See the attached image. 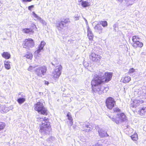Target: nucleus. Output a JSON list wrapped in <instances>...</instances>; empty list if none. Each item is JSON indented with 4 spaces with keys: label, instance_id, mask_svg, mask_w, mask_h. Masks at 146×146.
<instances>
[{
    "label": "nucleus",
    "instance_id": "obj_1",
    "mask_svg": "<svg viewBox=\"0 0 146 146\" xmlns=\"http://www.w3.org/2000/svg\"><path fill=\"white\" fill-rule=\"evenodd\" d=\"M112 76V73L108 72H105L102 76L100 74L95 75L91 81L92 86H96L107 83L111 80Z\"/></svg>",
    "mask_w": 146,
    "mask_h": 146
},
{
    "label": "nucleus",
    "instance_id": "obj_2",
    "mask_svg": "<svg viewBox=\"0 0 146 146\" xmlns=\"http://www.w3.org/2000/svg\"><path fill=\"white\" fill-rule=\"evenodd\" d=\"M41 124L39 131L43 135L49 134L51 129L48 119H42Z\"/></svg>",
    "mask_w": 146,
    "mask_h": 146
},
{
    "label": "nucleus",
    "instance_id": "obj_3",
    "mask_svg": "<svg viewBox=\"0 0 146 146\" xmlns=\"http://www.w3.org/2000/svg\"><path fill=\"white\" fill-rule=\"evenodd\" d=\"M34 110L39 113L46 115L48 114L46 108L44 107L43 103L40 102H37L34 104Z\"/></svg>",
    "mask_w": 146,
    "mask_h": 146
},
{
    "label": "nucleus",
    "instance_id": "obj_4",
    "mask_svg": "<svg viewBox=\"0 0 146 146\" xmlns=\"http://www.w3.org/2000/svg\"><path fill=\"white\" fill-rule=\"evenodd\" d=\"M106 106L108 109L111 110L116 105V101L112 97L107 98L105 101Z\"/></svg>",
    "mask_w": 146,
    "mask_h": 146
},
{
    "label": "nucleus",
    "instance_id": "obj_5",
    "mask_svg": "<svg viewBox=\"0 0 146 146\" xmlns=\"http://www.w3.org/2000/svg\"><path fill=\"white\" fill-rule=\"evenodd\" d=\"M22 46L24 48L29 49V48L34 46L35 42L31 38L25 39L23 42Z\"/></svg>",
    "mask_w": 146,
    "mask_h": 146
},
{
    "label": "nucleus",
    "instance_id": "obj_6",
    "mask_svg": "<svg viewBox=\"0 0 146 146\" xmlns=\"http://www.w3.org/2000/svg\"><path fill=\"white\" fill-rule=\"evenodd\" d=\"M62 68V66L60 64L56 66V68L54 70L52 73L53 78L54 79L56 80L58 78L61 74V71Z\"/></svg>",
    "mask_w": 146,
    "mask_h": 146
},
{
    "label": "nucleus",
    "instance_id": "obj_7",
    "mask_svg": "<svg viewBox=\"0 0 146 146\" xmlns=\"http://www.w3.org/2000/svg\"><path fill=\"white\" fill-rule=\"evenodd\" d=\"M47 71L46 67L44 66H43L40 67L38 68L35 70L36 74L37 76H42V74L44 75Z\"/></svg>",
    "mask_w": 146,
    "mask_h": 146
},
{
    "label": "nucleus",
    "instance_id": "obj_8",
    "mask_svg": "<svg viewBox=\"0 0 146 146\" xmlns=\"http://www.w3.org/2000/svg\"><path fill=\"white\" fill-rule=\"evenodd\" d=\"M96 129L98 130L99 135L101 137L103 138L109 136V135L106 132L103 130L102 129L100 128L98 126H96Z\"/></svg>",
    "mask_w": 146,
    "mask_h": 146
},
{
    "label": "nucleus",
    "instance_id": "obj_9",
    "mask_svg": "<svg viewBox=\"0 0 146 146\" xmlns=\"http://www.w3.org/2000/svg\"><path fill=\"white\" fill-rule=\"evenodd\" d=\"M143 103L142 101L137 99H132L131 100L130 106L132 108H136Z\"/></svg>",
    "mask_w": 146,
    "mask_h": 146
},
{
    "label": "nucleus",
    "instance_id": "obj_10",
    "mask_svg": "<svg viewBox=\"0 0 146 146\" xmlns=\"http://www.w3.org/2000/svg\"><path fill=\"white\" fill-rule=\"evenodd\" d=\"M70 23L69 18H66L64 19L63 21H61L57 25L58 28L62 29L64 27V25Z\"/></svg>",
    "mask_w": 146,
    "mask_h": 146
},
{
    "label": "nucleus",
    "instance_id": "obj_11",
    "mask_svg": "<svg viewBox=\"0 0 146 146\" xmlns=\"http://www.w3.org/2000/svg\"><path fill=\"white\" fill-rule=\"evenodd\" d=\"M87 36L89 40L91 41L93 40L94 35L92 33L91 30L89 26H87Z\"/></svg>",
    "mask_w": 146,
    "mask_h": 146
},
{
    "label": "nucleus",
    "instance_id": "obj_12",
    "mask_svg": "<svg viewBox=\"0 0 146 146\" xmlns=\"http://www.w3.org/2000/svg\"><path fill=\"white\" fill-rule=\"evenodd\" d=\"M83 128H84L83 131L87 132L92 131L93 128L92 125L88 123L83 124Z\"/></svg>",
    "mask_w": 146,
    "mask_h": 146
},
{
    "label": "nucleus",
    "instance_id": "obj_13",
    "mask_svg": "<svg viewBox=\"0 0 146 146\" xmlns=\"http://www.w3.org/2000/svg\"><path fill=\"white\" fill-rule=\"evenodd\" d=\"M131 44L132 46L135 48L138 47L141 48L143 46V44L142 42H140L139 40L135 42L132 43Z\"/></svg>",
    "mask_w": 146,
    "mask_h": 146
},
{
    "label": "nucleus",
    "instance_id": "obj_14",
    "mask_svg": "<svg viewBox=\"0 0 146 146\" xmlns=\"http://www.w3.org/2000/svg\"><path fill=\"white\" fill-rule=\"evenodd\" d=\"M94 29L99 34H100L102 33L103 29L102 27L98 24L95 25L94 27Z\"/></svg>",
    "mask_w": 146,
    "mask_h": 146
},
{
    "label": "nucleus",
    "instance_id": "obj_15",
    "mask_svg": "<svg viewBox=\"0 0 146 146\" xmlns=\"http://www.w3.org/2000/svg\"><path fill=\"white\" fill-rule=\"evenodd\" d=\"M2 56L6 59H9L11 57L10 53L8 52H4L1 54Z\"/></svg>",
    "mask_w": 146,
    "mask_h": 146
},
{
    "label": "nucleus",
    "instance_id": "obj_16",
    "mask_svg": "<svg viewBox=\"0 0 146 146\" xmlns=\"http://www.w3.org/2000/svg\"><path fill=\"white\" fill-rule=\"evenodd\" d=\"M146 113V107H143L138 111V113L140 115H143Z\"/></svg>",
    "mask_w": 146,
    "mask_h": 146
},
{
    "label": "nucleus",
    "instance_id": "obj_17",
    "mask_svg": "<svg viewBox=\"0 0 146 146\" xmlns=\"http://www.w3.org/2000/svg\"><path fill=\"white\" fill-rule=\"evenodd\" d=\"M22 31L24 33L26 34H28L30 33H33L34 32L33 30L31 28H26L23 29Z\"/></svg>",
    "mask_w": 146,
    "mask_h": 146
},
{
    "label": "nucleus",
    "instance_id": "obj_18",
    "mask_svg": "<svg viewBox=\"0 0 146 146\" xmlns=\"http://www.w3.org/2000/svg\"><path fill=\"white\" fill-rule=\"evenodd\" d=\"M121 80L123 82L125 83L130 81L131 80V78L129 76H125L122 78Z\"/></svg>",
    "mask_w": 146,
    "mask_h": 146
},
{
    "label": "nucleus",
    "instance_id": "obj_19",
    "mask_svg": "<svg viewBox=\"0 0 146 146\" xmlns=\"http://www.w3.org/2000/svg\"><path fill=\"white\" fill-rule=\"evenodd\" d=\"M81 1V5L83 7H86L90 6V3L87 1Z\"/></svg>",
    "mask_w": 146,
    "mask_h": 146
},
{
    "label": "nucleus",
    "instance_id": "obj_20",
    "mask_svg": "<svg viewBox=\"0 0 146 146\" xmlns=\"http://www.w3.org/2000/svg\"><path fill=\"white\" fill-rule=\"evenodd\" d=\"M10 62L8 60L4 61V66L6 69L9 70L11 68Z\"/></svg>",
    "mask_w": 146,
    "mask_h": 146
},
{
    "label": "nucleus",
    "instance_id": "obj_21",
    "mask_svg": "<svg viewBox=\"0 0 146 146\" xmlns=\"http://www.w3.org/2000/svg\"><path fill=\"white\" fill-rule=\"evenodd\" d=\"M140 39V38L139 36L137 35H134L132 37V40L133 41L132 43H134Z\"/></svg>",
    "mask_w": 146,
    "mask_h": 146
},
{
    "label": "nucleus",
    "instance_id": "obj_22",
    "mask_svg": "<svg viewBox=\"0 0 146 146\" xmlns=\"http://www.w3.org/2000/svg\"><path fill=\"white\" fill-rule=\"evenodd\" d=\"M117 115L119 119H125L126 117L125 114L123 113H118Z\"/></svg>",
    "mask_w": 146,
    "mask_h": 146
},
{
    "label": "nucleus",
    "instance_id": "obj_23",
    "mask_svg": "<svg viewBox=\"0 0 146 146\" xmlns=\"http://www.w3.org/2000/svg\"><path fill=\"white\" fill-rule=\"evenodd\" d=\"M26 100L25 98H18L17 101L19 104H21L23 103Z\"/></svg>",
    "mask_w": 146,
    "mask_h": 146
},
{
    "label": "nucleus",
    "instance_id": "obj_24",
    "mask_svg": "<svg viewBox=\"0 0 146 146\" xmlns=\"http://www.w3.org/2000/svg\"><path fill=\"white\" fill-rule=\"evenodd\" d=\"M97 54H96L94 53H92L90 55L89 57L91 60H92L93 61L94 60H96L95 57L96 56Z\"/></svg>",
    "mask_w": 146,
    "mask_h": 146
},
{
    "label": "nucleus",
    "instance_id": "obj_25",
    "mask_svg": "<svg viewBox=\"0 0 146 146\" xmlns=\"http://www.w3.org/2000/svg\"><path fill=\"white\" fill-rule=\"evenodd\" d=\"M112 121L117 124L124 122V119H112Z\"/></svg>",
    "mask_w": 146,
    "mask_h": 146
},
{
    "label": "nucleus",
    "instance_id": "obj_26",
    "mask_svg": "<svg viewBox=\"0 0 146 146\" xmlns=\"http://www.w3.org/2000/svg\"><path fill=\"white\" fill-rule=\"evenodd\" d=\"M24 56L28 59H31L33 58V55L31 53L29 52L25 54Z\"/></svg>",
    "mask_w": 146,
    "mask_h": 146
},
{
    "label": "nucleus",
    "instance_id": "obj_27",
    "mask_svg": "<svg viewBox=\"0 0 146 146\" xmlns=\"http://www.w3.org/2000/svg\"><path fill=\"white\" fill-rule=\"evenodd\" d=\"M100 24L103 27H106L108 25V23L106 21H101L100 22Z\"/></svg>",
    "mask_w": 146,
    "mask_h": 146
},
{
    "label": "nucleus",
    "instance_id": "obj_28",
    "mask_svg": "<svg viewBox=\"0 0 146 146\" xmlns=\"http://www.w3.org/2000/svg\"><path fill=\"white\" fill-rule=\"evenodd\" d=\"M5 126V124L4 123L0 122V131L4 129Z\"/></svg>",
    "mask_w": 146,
    "mask_h": 146
},
{
    "label": "nucleus",
    "instance_id": "obj_29",
    "mask_svg": "<svg viewBox=\"0 0 146 146\" xmlns=\"http://www.w3.org/2000/svg\"><path fill=\"white\" fill-rule=\"evenodd\" d=\"M101 58V56L99 55H97L96 56V57H95L96 60H94L93 61L96 62H99L100 61Z\"/></svg>",
    "mask_w": 146,
    "mask_h": 146
},
{
    "label": "nucleus",
    "instance_id": "obj_30",
    "mask_svg": "<svg viewBox=\"0 0 146 146\" xmlns=\"http://www.w3.org/2000/svg\"><path fill=\"white\" fill-rule=\"evenodd\" d=\"M131 139L133 140H136L137 138V133L134 134L131 136Z\"/></svg>",
    "mask_w": 146,
    "mask_h": 146
},
{
    "label": "nucleus",
    "instance_id": "obj_31",
    "mask_svg": "<svg viewBox=\"0 0 146 146\" xmlns=\"http://www.w3.org/2000/svg\"><path fill=\"white\" fill-rule=\"evenodd\" d=\"M43 48L42 47H41L39 46L38 49L35 51V52L37 54H39L43 49Z\"/></svg>",
    "mask_w": 146,
    "mask_h": 146
},
{
    "label": "nucleus",
    "instance_id": "obj_32",
    "mask_svg": "<svg viewBox=\"0 0 146 146\" xmlns=\"http://www.w3.org/2000/svg\"><path fill=\"white\" fill-rule=\"evenodd\" d=\"M113 111L114 113L120 112L121 111V110L118 107L114 108L113 109Z\"/></svg>",
    "mask_w": 146,
    "mask_h": 146
},
{
    "label": "nucleus",
    "instance_id": "obj_33",
    "mask_svg": "<svg viewBox=\"0 0 146 146\" xmlns=\"http://www.w3.org/2000/svg\"><path fill=\"white\" fill-rule=\"evenodd\" d=\"M135 72V69L133 68H130L129 69V70L128 72V73L129 74H131V73H132L134 72Z\"/></svg>",
    "mask_w": 146,
    "mask_h": 146
},
{
    "label": "nucleus",
    "instance_id": "obj_34",
    "mask_svg": "<svg viewBox=\"0 0 146 146\" xmlns=\"http://www.w3.org/2000/svg\"><path fill=\"white\" fill-rule=\"evenodd\" d=\"M54 140H55L54 137H50L49 138L47 139V141L48 142H52L53 141H54Z\"/></svg>",
    "mask_w": 146,
    "mask_h": 146
},
{
    "label": "nucleus",
    "instance_id": "obj_35",
    "mask_svg": "<svg viewBox=\"0 0 146 146\" xmlns=\"http://www.w3.org/2000/svg\"><path fill=\"white\" fill-rule=\"evenodd\" d=\"M33 13L34 17L35 18H36L37 19L40 20L41 19V18L39 17H38L37 14H36L34 12H33Z\"/></svg>",
    "mask_w": 146,
    "mask_h": 146
},
{
    "label": "nucleus",
    "instance_id": "obj_36",
    "mask_svg": "<svg viewBox=\"0 0 146 146\" xmlns=\"http://www.w3.org/2000/svg\"><path fill=\"white\" fill-rule=\"evenodd\" d=\"M46 44L45 42L43 41H42L41 42L39 46L41 47H42L43 48L44 46Z\"/></svg>",
    "mask_w": 146,
    "mask_h": 146
},
{
    "label": "nucleus",
    "instance_id": "obj_37",
    "mask_svg": "<svg viewBox=\"0 0 146 146\" xmlns=\"http://www.w3.org/2000/svg\"><path fill=\"white\" fill-rule=\"evenodd\" d=\"M34 7V5H32L28 7V9L30 11H32V9Z\"/></svg>",
    "mask_w": 146,
    "mask_h": 146
},
{
    "label": "nucleus",
    "instance_id": "obj_38",
    "mask_svg": "<svg viewBox=\"0 0 146 146\" xmlns=\"http://www.w3.org/2000/svg\"><path fill=\"white\" fill-rule=\"evenodd\" d=\"M35 67H33L31 66H30L29 68H28V71L31 72H32L33 70Z\"/></svg>",
    "mask_w": 146,
    "mask_h": 146
},
{
    "label": "nucleus",
    "instance_id": "obj_39",
    "mask_svg": "<svg viewBox=\"0 0 146 146\" xmlns=\"http://www.w3.org/2000/svg\"><path fill=\"white\" fill-rule=\"evenodd\" d=\"M67 116L68 117V119H71L72 118L71 115L70 113H68L67 114Z\"/></svg>",
    "mask_w": 146,
    "mask_h": 146
},
{
    "label": "nucleus",
    "instance_id": "obj_40",
    "mask_svg": "<svg viewBox=\"0 0 146 146\" xmlns=\"http://www.w3.org/2000/svg\"><path fill=\"white\" fill-rule=\"evenodd\" d=\"M33 0H22V2L23 3L31 2Z\"/></svg>",
    "mask_w": 146,
    "mask_h": 146
},
{
    "label": "nucleus",
    "instance_id": "obj_41",
    "mask_svg": "<svg viewBox=\"0 0 146 146\" xmlns=\"http://www.w3.org/2000/svg\"><path fill=\"white\" fill-rule=\"evenodd\" d=\"M68 119L69 120V122L70 123V125H72L73 123V122H72V120L73 119Z\"/></svg>",
    "mask_w": 146,
    "mask_h": 146
},
{
    "label": "nucleus",
    "instance_id": "obj_42",
    "mask_svg": "<svg viewBox=\"0 0 146 146\" xmlns=\"http://www.w3.org/2000/svg\"><path fill=\"white\" fill-rule=\"evenodd\" d=\"M44 84L45 85H48V84H49V82L47 81H44Z\"/></svg>",
    "mask_w": 146,
    "mask_h": 146
},
{
    "label": "nucleus",
    "instance_id": "obj_43",
    "mask_svg": "<svg viewBox=\"0 0 146 146\" xmlns=\"http://www.w3.org/2000/svg\"><path fill=\"white\" fill-rule=\"evenodd\" d=\"M95 146H102V145H101L97 144L95 145Z\"/></svg>",
    "mask_w": 146,
    "mask_h": 146
},
{
    "label": "nucleus",
    "instance_id": "obj_44",
    "mask_svg": "<svg viewBox=\"0 0 146 146\" xmlns=\"http://www.w3.org/2000/svg\"><path fill=\"white\" fill-rule=\"evenodd\" d=\"M51 64H52L53 65V66H54L55 65V64H54V63L53 62H52Z\"/></svg>",
    "mask_w": 146,
    "mask_h": 146
},
{
    "label": "nucleus",
    "instance_id": "obj_45",
    "mask_svg": "<svg viewBox=\"0 0 146 146\" xmlns=\"http://www.w3.org/2000/svg\"><path fill=\"white\" fill-rule=\"evenodd\" d=\"M75 18H77H77H78V17H75Z\"/></svg>",
    "mask_w": 146,
    "mask_h": 146
}]
</instances>
